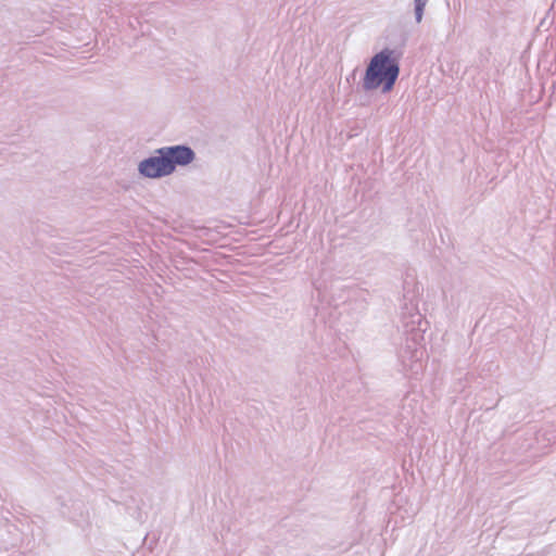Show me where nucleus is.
Returning <instances> with one entry per match:
<instances>
[{"label":"nucleus","mask_w":556,"mask_h":556,"mask_svg":"<svg viewBox=\"0 0 556 556\" xmlns=\"http://www.w3.org/2000/svg\"><path fill=\"white\" fill-rule=\"evenodd\" d=\"M170 175L177 166H187L195 159L194 151L185 144L162 147Z\"/></svg>","instance_id":"4"},{"label":"nucleus","mask_w":556,"mask_h":556,"mask_svg":"<svg viewBox=\"0 0 556 556\" xmlns=\"http://www.w3.org/2000/svg\"><path fill=\"white\" fill-rule=\"evenodd\" d=\"M139 174L144 178H162L170 175L162 148L155 154L143 159L138 165Z\"/></svg>","instance_id":"3"},{"label":"nucleus","mask_w":556,"mask_h":556,"mask_svg":"<svg viewBox=\"0 0 556 556\" xmlns=\"http://www.w3.org/2000/svg\"><path fill=\"white\" fill-rule=\"evenodd\" d=\"M401 324L408 337L405 344L399 351V359L403 370L410 376L418 375L422 370V358L426 351L421 344L425 330L421 328L422 315L414 302L405 303L401 308Z\"/></svg>","instance_id":"1"},{"label":"nucleus","mask_w":556,"mask_h":556,"mask_svg":"<svg viewBox=\"0 0 556 556\" xmlns=\"http://www.w3.org/2000/svg\"><path fill=\"white\" fill-rule=\"evenodd\" d=\"M429 0H414L415 21L419 24L422 21L425 8Z\"/></svg>","instance_id":"5"},{"label":"nucleus","mask_w":556,"mask_h":556,"mask_svg":"<svg viewBox=\"0 0 556 556\" xmlns=\"http://www.w3.org/2000/svg\"><path fill=\"white\" fill-rule=\"evenodd\" d=\"M400 75V62L395 51L389 48L376 53L366 67L363 79L365 91L382 86L383 92H390Z\"/></svg>","instance_id":"2"}]
</instances>
